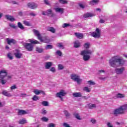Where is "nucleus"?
<instances>
[{
  "instance_id": "nucleus-52",
  "label": "nucleus",
  "mask_w": 127,
  "mask_h": 127,
  "mask_svg": "<svg viewBox=\"0 0 127 127\" xmlns=\"http://www.w3.org/2000/svg\"><path fill=\"white\" fill-rule=\"evenodd\" d=\"M9 26H10V27H12V28H16V26H15L13 24H9Z\"/></svg>"
},
{
  "instance_id": "nucleus-62",
  "label": "nucleus",
  "mask_w": 127,
  "mask_h": 127,
  "mask_svg": "<svg viewBox=\"0 0 127 127\" xmlns=\"http://www.w3.org/2000/svg\"><path fill=\"white\" fill-rule=\"evenodd\" d=\"M89 98L86 97V96H83L82 97V99H83V100H88Z\"/></svg>"
},
{
  "instance_id": "nucleus-18",
  "label": "nucleus",
  "mask_w": 127,
  "mask_h": 127,
  "mask_svg": "<svg viewBox=\"0 0 127 127\" xmlns=\"http://www.w3.org/2000/svg\"><path fill=\"white\" fill-rule=\"evenodd\" d=\"M33 93H34L35 95H39L41 93L43 94V95L45 94V93L42 90H39L38 89H34Z\"/></svg>"
},
{
  "instance_id": "nucleus-28",
  "label": "nucleus",
  "mask_w": 127,
  "mask_h": 127,
  "mask_svg": "<svg viewBox=\"0 0 127 127\" xmlns=\"http://www.w3.org/2000/svg\"><path fill=\"white\" fill-rule=\"evenodd\" d=\"M116 98L117 99H123V98H125V94L118 93L116 95Z\"/></svg>"
},
{
  "instance_id": "nucleus-13",
  "label": "nucleus",
  "mask_w": 127,
  "mask_h": 127,
  "mask_svg": "<svg viewBox=\"0 0 127 127\" xmlns=\"http://www.w3.org/2000/svg\"><path fill=\"white\" fill-rule=\"evenodd\" d=\"M14 55L16 58L20 59L22 56V54H21L19 51L16 50V53H14Z\"/></svg>"
},
{
  "instance_id": "nucleus-64",
  "label": "nucleus",
  "mask_w": 127,
  "mask_h": 127,
  "mask_svg": "<svg viewBox=\"0 0 127 127\" xmlns=\"http://www.w3.org/2000/svg\"><path fill=\"white\" fill-rule=\"evenodd\" d=\"M18 14H19V15H20L21 16H22V12H21V11L19 12Z\"/></svg>"
},
{
  "instance_id": "nucleus-11",
  "label": "nucleus",
  "mask_w": 127,
  "mask_h": 127,
  "mask_svg": "<svg viewBox=\"0 0 127 127\" xmlns=\"http://www.w3.org/2000/svg\"><path fill=\"white\" fill-rule=\"evenodd\" d=\"M45 68L47 70H48L50 68H51L52 65H53V63L51 62H46L44 64Z\"/></svg>"
},
{
  "instance_id": "nucleus-61",
  "label": "nucleus",
  "mask_w": 127,
  "mask_h": 127,
  "mask_svg": "<svg viewBox=\"0 0 127 127\" xmlns=\"http://www.w3.org/2000/svg\"><path fill=\"white\" fill-rule=\"evenodd\" d=\"M100 23H104L105 22V20H103V19H101L99 21Z\"/></svg>"
},
{
  "instance_id": "nucleus-46",
  "label": "nucleus",
  "mask_w": 127,
  "mask_h": 127,
  "mask_svg": "<svg viewBox=\"0 0 127 127\" xmlns=\"http://www.w3.org/2000/svg\"><path fill=\"white\" fill-rule=\"evenodd\" d=\"M50 71H51V72H53V73H55V72H56V69H55V67H52L50 69Z\"/></svg>"
},
{
  "instance_id": "nucleus-44",
  "label": "nucleus",
  "mask_w": 127,
  "mask_h": 127,
  "mask_svg": "<svg viewBox=\"0 0 127 127\" xmlns=\"http://www.w3.org/2000/svg\"><path fill=\"white\" fill-rule=\"evenodd\" d=\"M32 100H33V101H37V100H39V98L37 96L35 95L33 97Z\"/></svg>"
},
{
  "instance_id": "nucleus-34",
  "label": "nucleus",
  "mask_w": 127,
  "mask_h": 127,
  "mask_svg": "<svg viewBox=\"0 0 127 127\" xmlns=\"http://www.w3.org/2000/svg\"><path fill=\"white\" fill-rule=\"evenodd\" d=\"M64 113L66 118H70V115L68 111H67L66 110H65L64 111Z\"/></svg>"
},
{
  "instance_id": "nucleus-8",
  "label": "nucleus",
  "mask_w": 127,
  "mask_h": 127,
  "mask_svg": "<svg viewBox=\"0 0 127 127\" xmlns=\"http://www.w3.org/2000/svg\"><path fill=\"white\" fill-rule=\"evenodd\" d=\"M23 46L28 51H32L33 50V46L30 43H24Z\"/></svg>"
},
{
  "instance_id": "nucleus-1",
  "label": "nucleus",
  "mask_w": 127,
  "mask_h": 127,
  "mask_svg": "<svg viewBox=\"0 0 127 127\" xmlns=\"http://www.w3.org/2000/svg\"><path fill=\"white\" fill-rule=\"evenodd\" d=\"M109 64L111 67H120L125 64V61L119 56L113 57L109 60Z\"/></svg>"
},
{
  "instance_id": "nucleus-10",
  "label": "nucleus",
  "mask_w": 127,
  "mask_h": 127,
  "mask_svg": "<svg viewBox=\"0 0 127 127\" xmlns=\"http://www.w3.org/2000/svg\"><path fill=\"white\" fill-rule=\"evenodd\" d=\"M125 70H126V68H125V67H122L121 68H116L115 69V72L116 74L121 75L124 73Z\"/></svg>"
},
{
  "instance_id": "nucleus-32",
  "label": "nucleus",
  "mask_w": 127,
  "mask_h": 127,
  "mask_svg": "<svg viewBox=\"0 0 127 127\" xmlns=\"http://www.w3.org/2000/svg\"><path fill=\"white\" fill-rule=\"evenodd\" d=\"M57 47H59V48L62 49H64V46H63V43H59L57 44Z\"/></svg>"
},
{
  "instance_id": "nucleus-49",
  "label": "nucleus",
  "mask_w": 127,
  "mask_h": 127,
  "mask_svg": "<svg viewBox=\"0 0 127 127\" xmlns=\"http://www.w3.org/2000/svg\"><path fill=\"white\" fill-rule=\"evenodd\" d=\"M48 127H55V124L53 123H50L47 126Z\"/></svg>"
},
{
  "instance_id": "nucleus-47",
  "label": "nucleus",
  "mask_w": 127,
  "mask_h": 127,
  "mask_svg": "<svg viewBox=\"0 0 127 127\" xmlns=\"http://www.w3.org/2000/svg\"><path fill=\"white\" fill-rule=\"evenodd\" d=\"M59 70H63L64 69V66L62 64H59L58 65Z\"/></svg>"
},
{
  "instance_id": "nucleus-30",
  "label": "nucleus",
  "mask_w": 127,
  "mask_h": 127,
  "mask_svg": "<svg viewBox=\"0 0 127 127\" xmlns=\"http://www.w3.org/2000/svg\"><path fill=\"white\" fill-rule=\"evenodd\" d=\"M36 52H38V53H42L43 52V49L39 47H37L36 48Z\"/></svg>"
},
{
  "instance_id": "nucleus-29",
  "label": "nucleus",
  "mask_w": 127,
  "mask_h": 127,
  "mask_svg": "<svg viewBox=\"0 0 127 127\" xmlns=\"http://www.w3.org/2000/svg\"><path fill=\"white\" fill-rule=\"evenodd\" d=\"M29 42H30L32 44H39V42H38L37 40L29 39Z\"/></svg>"
},
{
  "instance_id": "nucleus-12",
  "label": "nucleus",
  "mask_w": 127,
  "mask_h": 127,
  "mask_svg": "<svg viewBox=\"0 0 127 127\" xmlns=\"http://www.w3.org/2000/svg\"><path fill=\"white\" fill-rule=\"evenodd\" d=\"M28 6L31 9H35L38 6L37 4H35V3H29L28 4Z\"/></svg>"
},
{
  "instance_id": "nucleus-50",
  "label": "nucleus",
  "mask_w": 127,
  "mask_h": 127,
  "mask_svg": "<svg viewBox=\"0 0 127 127\" xmlns=\"http://www.w3.org/2000/svg\"><path fill=\"white\" fill-rule=\"evenodd\" d=\"M41 120L43 121V122H48V119L46 117H43L41 119Z\"/></svg>"
},
{
  "instance_id": "nucleus-2",
  "label": "nucleus",
  "mask_w": 127,
  "mask_h": 127,
  "mask_svg": "<svg viewBox=\"0 0 127 127\" xmlns=\"http://www.w3.org/2000/svg\"><path fill=\"white\" fill-rule=\"evenodd\" d=\"M127 111V103L120 106L118 108L113 111V115L115 117H118L119 115H125Z\"/></svg>"
},
{
  "instance_id": "nucleus-14",
  "label": "nucleus",
  "mask_w": 127,
  "mask_h": 127,
  "mask_svg": "<svg viewBox=\"0 0 127 127\" xmlns=\"http://www.w3.org/2000/svg\"><path fill=\"white\" fill-rule=\"evenodd\" d=\"M5 17L7 20H9L10 21H14L15 20V19L13 18V16L10 15H5Z\"/></svg>"
},
{
  "instance_id": "nucleus-42",
  "label": "nucleus",
  "mask_w": 127,
  "mask_h": 127,
  "mask_svg": "<svg viewBox=\"0 0 127 127\" xmlns=\"http://www.w3.org/2000/svg\"><path fill=\"white\" fill-rule=\"evenodd\" d=\"M42 105L45 107H47V106H48V102L47 101H43L42 102Z\"/></svg>"
},
{
  "instance_id": "nucleus-60",
  "label": "nucleus",
  "mask_w": 127,
  "mask_h": 127,
  "mask_svg": "<svg viewBox=\"0 0 127 127\" xmlns=\"http://www.w3.org/2000/svg\"><path fill=\"white\" fill-rule=\"evenodd\" d=\"M42 15H47V13H46V11H43Z\"/></svg>"
},
{
  "instance_id": "nucleus-54",
  "label": "nucleus",
  "mask_w": 127,
  "mask_h": 127,
  "mask_svg": "<svg viewBox=\"0 0 127 127\" xmlns=\"http://www.w3.org/2000/svg\"><path fill=\"white\" fill-rule=\"evenodd\" d=\"M44 3L47 4V5H50V3H49V1L48 0H44Z\"/></svg>"
},
{
  "instance_id": "nucleus-40",
  "label": "nucleus",
  "mask_w": 127,
  "mask_h": 127,
  "mask_svg": "<svg viewBox=\"0 0 127 127\" xmlns=\"http://www.w3.org/2000/svg\"><path fill=\"white\" fill-rule=\"evenodd\" d=\"M26 123V120L24 119H22L21 120L19 121V124L20 125H23L24 124H25Z\"/></svg>"
},
{
  "instance_id": "nucleus-15",
  "label": "nucleus",
  "mask_w": 127,
  "mask_h": 127,
  "mask_svg": "<svg viewBox=\"0 0 127 127\" xmlns=\"http://www.w3.org/2000/svg\"><path fill=\"white\" fill-rule=\"evenodd\" d=\"M96 107L97 106L95 104L89 103L87 105V108H88V109H90V110L95 109Z\"/></svg>"
},
{
  "instance_id": "nucleus-17",
  "label": "nucleus",
  "mask_w": 127,
  "mask_h": 127,
  "mask_svg": "<svg viewBox=\"0 0 127 127\" xmlns=\"http://www.w3.org/2000/svg\"><path fill=\"white\" fill-rule=\"evenodd\" d=\"M56 12H59L60 13H63L64 12V8H54Z\"/></svg>"
},
{
  "instance_id": "nucleus-21",
  "label": "nucleus",
  "mask_w": 127,
  "mask_h": 127,
  "mask_svg": "<svg viewBox=\"0 0 127 127\" xmlns=\"http://www.w3.org/2000/svg\"><path fill=\"white\" fill-rule=\"evenodd\" d=\"M92 16H95V14H92L91 13H86V14H84L83 15V17L84 18H87L88 17H92Z\"/></svg>"
},
{
  "instance_id": "nucleus-22",
  "label": "nucleus",
  "mask_w": 127,
  "mask_h": 127,
  "mask_svg": "<svg viewBox=\"0 0 127 127\" xmlns=\"http://www.w3.org/2000/svg\"><path fill=\"white\" fill-rule=\"evenodd\" d=\"M46 13H47V15L53 16L54 14L52 12V10L51 9H48L46 11Z\"/></svg>"
},
{
  "instance_id": "nucleus-39",
  "label": "nucleus",
  "mask_w": 127,
  "mask_h": 127,
  "mask_svg": "<svg viewBox=\"0 0 127 127\" xmlns=\"http://www.w3.org/2000/svg\"><path fill=\"white\" fill-rule=\"evenodd\" d=\"M84 48L88 49V48H90V43H86L84 45Z\"/></svg>"
},
{
  "instance_id": "nucleus-20",
  "label": "nucleus",
  "mask_w": 127,
  "mask_h": 127,
  "mask_svg": "<svg viewBox=\"0 0 127 127\" xmlns=\"http://www.w3.org/2000/svg\"><path fill=\"white\" fill-rule=\"evenodd\" d=\"M73 97L75 98H81L82 93L81 92H75L73 93Z\"/></svg>"
},
{
  "instance_id": "nucleus-59",
  "label": "nucleus",
  "mask_w": 127,
  "mask_h": 127,
  "mask_svg": "<svg viewBox=\"0 0 127 127\" xmlns=\"http://www.w3.org/2000/svg\"><path fill=\"white\" fill-rule=\"evenodd\" d=\"M107 127H113V125H112V123L108 122L107 123Z\"/></svg>"
},
{
  "instance_id": "nucleus-57",
  "label": "nucleus",
  "mask_w": 127,
  "mask_h": 127,
  "mask_svg": "<svg viewBox=\"0 0 127 127\" xmlns=\"http://www.w3.org/2000/svg\"><path fill=\"white\" fill-rule=\"evenodd\" d=\"M10 89L12 91V90H13V89H17V87H16V85H13L10 87Z\"/></svg>"
},
{
  "instance_id": "nucleus-53",
  "label": "nucleus",
  "mask_w": 127,
  "mask_h": 127,
  "mask_svg": "<svg viewBox=\"0 0 127 127\" xmlns=\"http://www.w3.org/2000/svg\"><path fill=\"white\" fill-rule=\"evenodd\" d=\"M41 114L42 115H46V114H47V111H46V110L43 109V110H42Z\"/></svg>"
},
{
  "instance_id": "nucleus-63",
  "label": "nucleus",
  "mask_w": 127,
  "mask_h": 127,
  "mask_svg": "<svg viewBox=\"0 0 127 127\" xmlns=\"http://www.w3.org/2000/svg\"><path fill=\"white\" fill-rule=\"evenodd\" d=\"M21 97H25V96H26V94H25V93H21Z\"/></svg>"
},
{
  "instance_id": "nucleus-43",
  "label": "nucleus",
  "mask_w": 127,
  "mask_h": 127,
  "mask_svg": "<svg viewBox=\"0 0 127 127\" xmlns=\"http://www.w3.org/2000/svg\"><path fill=\"white\" fill-rule=\"evenodd\" d=\"M68 26H70V24H69L68 23H64L63 24L62 27L63 28H65L66 27H68Z\"/></svg>"
},
{
  "instance_id": "nucleus-6",
  "label": "nucleus",
  "mask_w": 127,
  "mask_h": 127,
  "mask_svg": "<svg viewBox=\"0 0 127 127\" xmlns=\"http://www.w3.org/2000/svg\"><path fill=\"white\" fill-rule=\"evenodd\" d=\"M70 78L74 82H77V84H79L82 83V79H80V76L76 74H72L70 75Z\"/></svg>"
},
{
  "instance_id": "nucleus-35",
  "label": "nucleus",
  "mask_w": 127,
  "mask_h": 127,
  "mask_svg": "<svg viewBox=\"0 0 127 127\" xmlns=\"http://www.w3.org/2000/svg\"><path fill=\"white\" fill-rule=\"evenodd\" d=\"M83 91L85 92H87V93H90L91 92V90L88 87H85L83 88Z\"/></svg>"
},
{
  "instance_id": "nucleus-48",
  "label": "nucleus",
  "mask_w": 127,
  "mask_h": 127,
  "mask_svg": "<svg viewBox=\"0 0 127 127\" xmlns=\"http://www.w3.org/2000/svg\"><path fill=\"white\" fill-rule=\"evenodd\" d=\"M56 54H57V55H58L59 56H62V52H61V51L58 50L56 52Z\"/></svg>"
},
{
  "instance_id": "nucleus-5",
  "label": "nucleus",
  "mask_w": 127,
  "mask_h": 127,
  "mask_svg": "<svg viewBox=\"0 0 127 127\" xmlns=\"http://www.w3.org/2000/svg\"><path fill=\"white\" fill-rule=\"evenodd\" d=\"M33 32L34 33L35 36H37L38 37V39H39V40H40V41H41L42 42L48 43H49V41H50L49 39L47 38V37H44L42 38V37H41V35H40V33H39L38 30L33 29Z\"/></svg>"
},
{
  "instance_id": "nucleus-36",
  "label": "nucleus",
  "mask_w": 127,
  "mask_h": 127,
  "mask_svg": "<svg viewBox=\"0 0 127 127\" xmlns=\"http://www.w3.org/2000/svg\"><path fill=\"white\" fill-rule=\"evenodd\" d=\"M87 83H88V85H90V86H94L96 84V83H95V82L93 80L88 81Z\"/></svg>"
},
{
  "instance_id": "nucleus-3",
  "label": "nucleus",
  "mask_w": 127,
  "mask_h": 127,
  "mask_svg": "<svg viewBox=\"0 0 127 127\" xmlns=\"http://www.w3.org/2000/svg\"><path fill=\"white\" fill-rule=\"evenodd\" d=\"M92 53H93V51L91 50H84L82 51L80 53V55L82 57L83 60L84 61L87 62L89 61L90 59H91V55H92Z\"/></svg>"
},
{
  "instance_id": "nucleus-19",
  "label": "nucleus",
  "mask_w": 127,
  "mask_h": 127,
  "mask_svg": "<svg viewBox=\"0 0 127 127\" xmlns=\"http://www.w3.org/2000/svg\"><path fill=\"white\" fill-rule=\"evenodd\" d=\"M7 44H9V45H10L11 43H13V44H15V43H16V41H15V40H14L13 39H7Z\"/></svg>"
},
{
  "instance_id": "nucleus-51",
  "label": "nucleus",
  "mask_w": 127,
  "mask_h": 127,
  "mask_svg": "<svg viewBox=\"0 0 127 127\" xmlns=\"http://www.w3.org/2000/svg\"><path fill=\"white\" fill-rule=\"evenodd\" d=\"M63 127H71L69 124H67L66 123H63Z\"/></svg>"
},
{
  "instance_id": "nucleus-33",
  "label": "nucleus",
  "mask_w": 127,
  "mask_h": 127,
  "mask_svg": "<svg viewBox=\"0 0 127 127\" xmlns=\"http://www.w3.org/2000/svg\"><path fill=\"white\" fill-rule=\"evenodd\" d=\"M23 24L26 25V26H31V24H30V22L27 21H23Z\"/></svg>"
},
{
  "instance_id": "nucleus-58",
  "label": "nucleus",
  "mask_w": 127,
  "mask_h": 127,
  "mask_svg": "<svg viewBox=\"0 0 127 127\" xmlns=\"http://www.w3.org/2000/svg\"><path fill=\"white\" fill-rule=\"evenodd\" d=\"M29 15H30L31 16H36V14L32 12L29 13Z\"/></svg>"
},
{
  "instance_id": "nucleus-45",
  "label": "nucleus",
  "mask_w": 127,
  "mask_h": 127,
  "mask_svg": "<svg viewBox=\"0 0 127 127\" xmlns=\"http://www.w3.org/2000/svg\"><path fill=\"white\" fill-rule=\"evenodd\" d=\"M60 2L62 3L63 4H65V3H67V1L66 0H59Z\"/></svg>"
},
{
  "instance_id": "nucleus-27",
  "label": "nucleus",
  "mask_w": 127,
  "mask_h": 127,
  "mask_svg": "<svg viewBox=\"0 0 127 127\" xmlns=\"http://www.w3.org/2000/svg\"><path fill=\"white\" fill-rule=\"evenodd\" d=\"M26 111L23 110H19L18 112V116H21L22 115H25Z\"/></svg>"
},
{
  "instance_id": "nucleus-4",
  "label": "nucleus",
  "mask_w": 127,
  "mask_h": 127,
  "mask_svg": "<svg viewBox=\"0 0 127 127\" xmlns=\"http://www.w3.org/2000/svg\"><path fill=\"white\" fill-rule=\"evenodd\" d=\"M7 72L4 70L0 71V83L2 85H4L8 78H10V76H7Z\"/></svg>"
},
{
  "instance_id": "nucleus-31",
  "label": "nucleus",
  "mask_w": 127,
  "mask_h": 127,
  "mask_svg": "<svg viewBox=\"0 0 127 127\" xmlns=\"http://www.w3.org/2000/svg\"><path fill=\"white\" fill-rule=\"evenodd\" d=\"M17 26L18 27H19V28H20L22 30H23V29H24V26H23L22 24H21V23H20V22H18Z\"/></svg>"
},
{
  "instance_id": "nucleus-9",
  "label": "nucleus",
  "mask_w": 127,
  "mask_h": 127,
  "mask_svg": "<svg viewBox=\"0 0 127 127\" xmlns=\"http://www.w3.org/2000/svg\"><path fill=\"white\" fill-rule=\"evenodd\" d=\"M65 95H66V92H65V91H64V90H62L60 91V92H57L56 94V96L58 98H60V99H61V101H63V96H65Z\"/></svg>"
},
{
  "instance_id": "nucleus-26",
  "label": "nucleus",
  "mask_w": 127,
  "mask_h": 127,
  "mask_svg": "<svg viewBox=\"0 0 127 127\" xmlns=\"http://www.w3.org/2000/svg\"><path fill=\"white\" fill-rule=\"evenodd\" d=\"M2 94L4 96H6V97H11V96H12L11 94H10V93L7 92V91L5 90L3 91Z\"/></svg>"
},
{
  "instance_id": "nucleus-37",
  "label": "nucleus",
  "mask_w": 127,
  "mask_h": 127,
  "mask_svg": "<svg viewBox=\"0 0 127 127\" xmlns=\"http://www.w3.org/2000/svg\"><path fill=\"white\" fill-rule=\"evenodd\" d=\"M73 115L75 118L77 119V120H81V118L80 117V115H79L78 113H75Z\"/></svg>"
},
{
  "instance_id": "nucleus-16",
  "label": "nucleus",
  "mask_w": 127,
  "mask_h": 127,
  "mask_svg": "<svg viewBox=\"0 0 127 127\" xmlns=\"http://www.w3.org/2000/svg\"><path fill=\"white\" fill-rule=\"evenodd\" d=\"M99 0H92L89 2V4L90 5H95V4H98L99 3Z\"/></svg>"
},
{
  "instance_id": "nucleus-24",
  "label": "nucleus",
  "mask_w": 127,
  "mask_h": 127,
  "mask_svg": "<svg viewBox=\"0 0 127 127\" xmlns=\"http://www.w3.org/2000/svg\"><path fill=\"white\" fill-rule=\"evenodd\" d=\"M48 31H50L52 33H55L56 32V30L54 27H49L47 28Z\"/></svg>"
},
{
  "instance_id": "nucleus-55",
  "label": "nucleus",
  "mask_w": 127,
  "mask_h": 127,
  "mask_svg": "<svg viewBox=\"0 0 127 127\" xmlns=\"http://www.w3.org/2000/svg\"><path fill=\"white\" fill-rule=\"evenodd\" d=\"M90 122L93 124H96V120H95V119H91Z\"/></svg>"
},
{
  "instance_id": "nucleus-25",
  "label": "nucleus",
  "mask_w": 127,
  "mask_h": 127,
  "mask_svg": "<svg viewBox=\"0 0 127 127\" xmlns=\"http://www.w3.org/2000/svg\"><path fill=\"white\" fill-rule=\"evenodd\" d=\"M76 37H77V38H79V39H82L83 38V34L80 33H74Z\"/></svg>"
},
{
  "instance_id": "nucleus-7",
  "label": "nucleus",
  "mask_w": 127,
  "mask_h": 127,
  "mask_svg": "<svg viewBox=\"0 0 127 127\" xmlns=\"http://www.w3.org/2000/svg\"><path fill=\"white\" fill-rule=\"evenodd\" d=\"M96 32H92L91 34V36L94 38H100L101 37V30L99 28H96Z\"/></svg>"
},
{
  "instance_id": "nucleus-23",
  "label": "nucleus",
  "mask_w": 127,
  "mask_h": 127,
  "mask_svg": "<svg viewBox=\"0 0 127 127\" xmlns=\"http://www.w3.org/2000/svg\"><path fill=\"white\" fill-rule=\"evenodd\" d=\"M81 46V43L79 41H76L74 42V47L75 48H78Z\"/></svg>"
},
{
  "instance_id": "nucleus-38",
  "label": "nucleus",
  "mask_w": 127,
  "mask_h": 127,
  "mask_svg": "<svg viewBox=\"0 0 127 127\" xmlns=\"http://www.w3.org/2000/svg\"><path fill=\"white\" fill-rule=\"evenodd\" d=\"M52 48H53V46H52V45H47L46 46V50H48V49H52Z\"/></svg>"
},
{
  "instance_id": "nucleus-56",
  "label": "nucleus",
  "mask_w": 127,
  "mask_h": 127,
  "mask_svg": "<svg viewBox=\"0 0 127 127\" xmlns=\"http://www.w3.org/2000/svg\"><path fill=\"white\" fill-rule=\"evenodd\" d=\"M79 6H80V7H81V8H85V6H84V5L81 3L78 4Z\"/></svg>"
},
{
  "instance_id": "nucleus-41",
  "label": "nucleus",
  "mask_w": 127,
  "mask_h": 127,
  "mask_svg": "<svg viewBox=\"0 0 127 127\" xmlns=\"http://www.w3.org/2000/svg\"><path fill=\"white\" fill-rule=\"evenodd\" d=\"M7 58L10 60H12V59H13V57H12V56H11V53H8L7 55Z\"/></svg>"
}]
</instances>
